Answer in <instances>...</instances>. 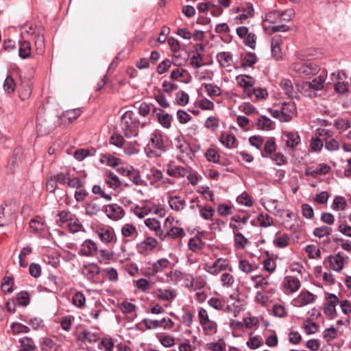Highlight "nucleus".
<instances>
[{
  "label": "nucleus",
  "mask_w": 351,
  "mask_h": 351,
  "mask_svg": "<svg viewBox=\"0 0 351 351\" xmlns=\"http://www.w3.org/2000/svg\"><path fill=\"white\" fill-rule=\"evenodd\" d=\"M248 243V239L242 233L235 232V234H234V245L237 250H243Z\"/></svg>",
  "instance_id": "34"
},
{
  "label": "nucleus",
  "mask_w": 351,
  "mask_h": 351,
  "mask_svg": "<svg viewBox=\"0 0 351 351\" xmlns=\"http://www.w3.org/2000/svg\"><path fill=\"white\" fill-rule=\"evenodd\" d=\"M251 280L254 282V287L259 291L271 293L273 289L269 288L271 282L269 281V276L254 275L250 277Z\"/></svg>",
  "instance_id": "8"
},
{
  "label": "nucleus",
  "mask_w": 351,
  "mask_h": 351,
  "mask_svg": "<svg viewBox=\"0 0 351 351\" xmlns=\"http://www.w3.org/2000/svg\"><path fill=\"white\" fill-rule=\"evenodd\" d=\"M304 328L306 333L314 334L318 331L319 326L315 322L307 319L304 324Z\"/></svg>",
  "instance_id": "61"
},
{
  "label": "nucleus",
  "mask_w": 351,
  "mask_h": 351,
  "mask_svg": "<svg viewBox=\"0 0 351 351\" xmlns=\"http://www.w3.org/2000/svg\"><path fill=\"white\" fill-rule=\"evenodd\" d=\"M132 211L136 216L141 219L144 218L150 213H158V210L155 207L149 205H136L132 208Z\"/></svg>",
  "instance_id": "15"
},
{
  "label": "nucleus",
  "mask_w": 351,
  "mask_h": 351,
  "mask_svg": "<svg viewBox=\"0 0 351 351\" xmlns=\"http://www.w3.org/2000/svg\"><path fill=\"white\" fill-rule=\"evenodd\" d=\"M153 112L156 114L159 123L165 128H169L173 120L172 116L166 113L164 110L154 108Z\"/></svg>",
  "instance_id": "12"
},
{
  "label": "nucleus",
  "mask_w": 351,
  "mask_h": 351,
  "mask_svg": "<svg viewBox=\"0 0 351 351\" xmlns=\"http://www.w3.org/2000/svg\"><path fill=\"white\" fill-rule=\"evenodd\" d=\"M246 344L250 349L255 350L263 344V340L260 336L250 337Z\"/></svg>",
  "instance_id": "50"
},
{
  "label": "nucleus",
  "mask_w": 351,
  "mask_h": 351,
  "mask_svg": "<svg viewBox=\"0 0 351 351\" xmlns=\"http://www.w3.org/2000/svg\"><path fill=\"white\" fill-rule=\"evenodd\" d=\"M97 249L98 247L96 243L90 239H87L82 244L80 254L86 256H93L96 254Z\"/></svg>",
  "instance_id": "13"
},
{
  "label": "nucleus",
  "mask_w": 351,
  "mask_h": 351,
  "mask_svg": "<svg viewBox=\"0 0 351 351\" xmlns=\"http://www.w3.org/2000/svg\"><path fill=\"white\" fill-rule=\"evenodd\" d=\"M169 265L170 261L167 258H160L148 267L149 274L154 275L157 273L162 272L165 269L168 268Z\"/></svg>",
  "instance_id": "16"
},
{
  "label": "nucleus",
  "mask_w": 351,
  "mask_h": 351,
  "mask_svg": "<svg viewBox=\"0 0 351 351\" xmlns=\"http://www.w3.org/2000/svg\"><path fill=\"white\" fill-rule=\"evenodd\" d=\"M258 58L256 55L253 52L247 53L242 58V66L252 67L257 62Z\"/></svg>",
  "instance_id": "37"
},
{
  "label": "nucleus",
  "mask_w": 351,
  "mask_h": 351,
  "mask_svg": "<svg viewBox=\"0 0 351 351\" xmlns=\"http://www.w3.org/2000/svg\"><path fill=\"white\" fill-rule=\"evenodd\" d=\"M196 206L199 208L200 216L205 220L212 221L215 214V210L208 205L202 206L196 204Z\"/></svg>",
  "instance_id": "26"
},
{
  "label": "nucleus",
  "mask_w": 351,
  "mask_h": 351,
  "mask_svg": "<svg viewBox=\"0 0 351 351\" xmlns=\"http://www.w3.org/2000/svg\"><path fill=\"white\" fill-rule=\"evenodd\" d=\"M79 338L83 341L95 342L99 339V332L97 331L93 332L90 330H85L80 333Z\"/></svg>",
  "instance_id": "29"
},
{
  "label": "nucleus",
  "mask_w": 351,
  "mask_h": 351,
  "mask_svg": "<svg viewBox=\"0 0 351 351\" xmlns=\"http://www.w3.org/2000/svg\"><path fill=\"white\" fill-rule=\"evenodd\" d=\"M204 332L206 335H213L217 331V324L215 322L210 320L201 325Z\"/></svg>",
  "instance_id": "39"
},
{
  "label": "nucleus",
  "mask_w": 351,
  "mask_h": 351,
  "mask_svg": "<svg viewBox=\"0 0 351 351\" xmlns=\"http://www.w3.org/2000/svg\"><path fill=\"white\" fill-rule=\"evenodd\" d=\"M205 157L209 162L217 163L219 161V155L217 151L214 148H209L205 153Z\"/></svg>",
  "instance_id": "57"
},
{
  "label": "nucleus",
  "mask_w": 351,
  "mask_h": 351,
  "mask_svg": "<svg viewBox=\"0 0 351 351\" xmlns=\"http://www.w3.org/2000/svg\"><path fill=\"white\" fill-rule=\"evenodd\" d=\"M39 31H41V29L34 25L32 23H26L21 26V34L36 35Z\"/></svg>",
  "instance_id": "44"
},
{
  "label": "nucleus",
  "mask_w": 351,
  "mask_h": 351,
  "mask_svg": "<svg viewBox=\"0 0 351 351\" xmlns=\"http://www.w3.org/2000/svg\"><path fill=\"white\" fill-rule=\"evenodd\" d=\"M59 221L62 226L67 227L71 232L75 233L82 227L79 219L69 210H62L58 213Z\"/></svg>",
  "instance_id": "3"
},
{
  "label": "nucleus",
  "mask_w": 351,
  "mask_h": 351,
  "mask_svg": "<svg viewBox=\"0 0 351 351\" xmlns=\"http://www.w3.org/2000/svg\"><path fill=\"white\" fill-rule=\"evenodd\" d=\"M204 270L210 274L216 276L220 272L233 271L230 261L227 258H218L213 265L206 264Z\"/></svg>",
  "instance_id": "5"
},
{
  "label": "nucleus",
  "mask_w": 351,
  "mask_h": 351,
  "mask_svg": "<svg viewBox=\"0 0 351 351\" xmlns=\"http://www.w3.org/2000/svg\"><path fill=\"white\" fill-rule=\"evenodd\" d=\"M186 235L184 230L182 228L171 226L169 228L166 232H164V240L167 237H171L172 239L182 238Z\"/></svg>",
  "instance_id": "27"
},
{
  "label": "nucleus",
  "mask_w": 351,
  "mask_h": 351,
  "mask_svg": "<svg viewBox=\"0 0 351 351\" xmlns=\"http://www.w3.org/2000/svg\"><path fill=\"white\" fill-rule=\"evenodd\" d=\"M16 83L14 79L10 76H8L3 82V89L5 92H6L8 94H11L14 93Z\"/></svg>",
  "instance_id": "53"
},
{
  "label": "nucleus",
  "mask_w": 351,
  "mask_h": 351,
  "mask_svg": "<svg viewBox=\"0 0 351 351\" xmlns=\"http://www.w3.org/2000/svg\"><path fill=\"white\" fill-rule=\"evenodd\" d=\"M328 260L330 265L333 270L340 271L343 269L344 266V258L340 253L330 255L328 256Z\"/></svg>",
  "instance_id": "20"
},
{
  "label": "nucleus",
  "mask_w": 351,
  "mask_h": 351,
  "mask_svg": "<svg viewBox=\"0 0 351 351\" xmlns=\"http://www.w3.org/2000/svg\"><path fill=\"white\" fill-rule=\"evenodd\" d=\"M121 234L124 237H133L137 234V229L134 225L126 223L121 228Z\"/></svg>",
  "instance_id": "42"
},
{
  "label": "nucleus",
  "mask_w": 351,
  "mask_h": 351,
  "mask_svg": "<svg viewBox=\"0 0 351 351\" xmlns=\"http://www.w3.org/2000/svg\"><path fill=\"white\" fill-rule=\"evenodd\" d=\"M106 278L112 282H116L119 279L117 271L113 267H107L104 269Z\"/></svg>",
  "instance_id": "63"
},
{
  "label": "nucleus",
  "mask_w": 351,
  "mask_h": 351,
  "mask_svg": "<svg viewBox=\"0 0 351 351\" xmlns=\"http://www.w3.org/2000/svg\"><path fill=\"white\" fill-rule=\"evenodd\" d=\"M100 272V269L97 264L90 263L84 265L82 268V274L88 280L93 279Z\"/></svg>",
  "instance_id": "19"
},
{
  "label": "nucleus",
  "mask_w": 351,
  "mask_h": 351,
  "mask_svg": "<svg viewBox=\"0 0 351 351\" xmlns=\"http://www.w3.org/2000/svg\"><path fill=\"white\" fill-rule=\"evenodd\" d=\"M140 122L134 112L126 111L121 117L120 127L127 138L136 136L138 134Z\"/></svg>",
  "instance_id": "2"
},
{
  "label": "nucleus",
  "mask_w": 351,
  "mask_h": 351,
  "mask_svg": "<svg viewBox=\"0 0 351 351\" xmlns=\"http://www.w3.org/2000/svg\"><path fill=\"white\" fill-rule=\"evenodd\" d=\"M73 304L78 308L84 307L86 304L85 295L80 291L76 292L73 296Z\"/></svg>",
  "instance_id": "51"
},
{
  "label": "nucleus",
  "mask_w": 351,
  "mask_h": 351,
  "mask_svg": "<svg viewBox=\"0 0 351 351\" xmlns=\"http://www.w3.org/2000/svg\"><path fill=\"white\" fill-rule=\"evenodd\" d=\"M20 343L23 348V351H34L36 349L35 343L30 337H26L21 339Z\"/></svg>",
  "instance_id": "48"
},
{
  "label": "nucleus",
  "mask_w": 351,
  "mask_h": 351,
  "mask_svg": "<svg viewBox=\"0 0 351 351\" xmlns=\"http://www.w3.org/2000/svg\"><path fill=\"white\" fill-rule=\"evenodd\" d=\"M237 201L239 204L246 206H251L253 204L252 198L246 192H243L239 195L237 198Z\"/></svg>",
  "instance_id": "64"
},
{
  "label": "nucleus",
  "mask_w": 351,
  "mask_h": 351,
  "mask_svg": "<svg viewBox=\"0 0 351 351\" xmlns=\"http://www.w3.org/2000/svg\"><path fill=\"white\" fill-rule=\"evenodd\" d=\"M96 233L100 240L104 243H112L117 241L116 234L111 227H98Z\"/></svg>",
  "instance_id": "9"
},
{
  "label": "nucleus",
  "mask_w": 351,
  "mask_h": 351,
  "mask_svg": "<svg viewBox=\"0 0 351 351\" xmlns=\"http://www.w3.org/2000/svg\"><path fill=\"white\" fill-rule=\"evenodd\" d=\"M305 252L309 258H319L321 256L320 250L315 245H308Z\"/></svg>",
  "instance_id": "46"
},
{
  "label": "nucleus",
  "mask_w": 351,
  "mask_h": 351,
  "mask_svg": "<svg viewBox=\"0 0 351 351\" xmlns=\"http://www.w3.org/2000/svg\"><path fill=\"white\" fill-rule=\"evenodd\" d=\"M157 245L158 242L156 239L149 237L140 242L136 247L139 254L146 256L152 252L156 247Z\"/></svg>",
  "instance_id": "10"
},
{
  "label": "nucleus",
  "mask_w": 351,
  "mask_h": 351,
  "mask_svg": "<svg viewBox=\"0 0 351 351\" xmlns=\"http://www.w3.org/2000/svg\"><path fill=\"white\" fill-rule=\"evenodd\" d=\"M256 128L258 130H271L275 128L274 123L265 116L260 117L256 122Z\"/></svg>",
  "instance_id": "24"
},
{
  "label": "nucleus",
  "mask_w": 351,
  "mask_h": 351,
  "mask_svg": "<svg viewBox=\"0 0 351 351\" xmlns=\"http://www.w3.org/2000/svg\"><path fill=\"white\" fill-rule=\"evenodd\" d=\"M30 228L35 232H39L45 229V224L40 217H36L29 221Z\"/></svg>",
  "instance_id": "49"
},
{
  "label": "nucleus",
  "mask_w": 351,
  "mask_h": 351,
  "mask_svg": "<svg viewBox=\"0 0 351 351\" xmlns=\"http://www.w3.org/2000/svg\"><path fill=\"white\" fill-rule=\"evenodd\" d=\"M110 143L118 147H121L125 144V139L121 134L115 132L111 135Z\"/></svg>",
  "instance_id": "54"
},
{
  "label": "nucleus",
  "mask_w": 351,
  "mask_h": 351,
  "mask_svg": "<svg viewBox=\"0 0 351 351\" xmlns=\"http://www.w3.org/2000/svg\"><path fill=\"white\" fill-rule=\"evenodd\" d=\"M259 225L262 227H268L272 223L271 217L267 213H261L257 217Z\"/></svg>",
  "instance_id": "62"
},
{
  "label": "nucleus",
  "mask_w": 351,
  "mask_h": 351,
  "mask_svg": "<svg viewBox=\"0 0 351 351\" xmlns=\"http://www.w3.org/2000/svg\"><path fill=\"white\" fill-rule=\"evenodd\" d=\"M32 46L29 41L21 40L19 41V56L23 59L30 57Z\"/></svg>",
  "instance_id": "23"
},
{
  "label": "nucleus",
  "mask_w": 351,
  "mask_h": 351,
  "mask_svg": "<svg viewBox=\"0 0 351 351\" xmlns=\"http://www.w3.org/2000/svg\"><path fill=\"white\" fill-rule=\"evenodd\" d=\"M301 287V282L295 276H287V291L294 293Z\"/></svg>",
  "instance_id": "32"
},
{
  "label": "nucleus",
  "mask_w": 351,
  "mask_h": 351,
  "mask_svg": "<svg viewBox=\"0 0 351 351\" xmlns=\"http://www.w3.org/2000/svg\"><path fill=\"white\" fill-rule=\"evenodd\" d=\"M219 141L228 149L235 148L238 145L236 137L230 132H223L220 136Z\"/></svg>",
  "instance_id": "21"
},
{
  "label": "nucleus",
  "mask_w": 351,
  "mask_h": 351,
  "mask_svg": "<svg viewBox=\"0 0 351 351\" xmlns=\"http://www.w3.org/2000/svg\"><path fill=\"white\" fill-rule=\"evenodd\" d=\"M232 271H225L220 276V281L223 287L231 288L235 283V278L231 274Z\"/></svg>",
  "instance_id": "35"
},
{
  "label": "nucleus",
  "mask_w": 351,
  "mask_h": 351,
  "mask_svg": "<svg viewBox=\"0 0 351 351\" xmlns=\"http://www.w3.org/2000/svg\"><path fill=\"white\" fill-rule=\"evenodd\" d=\"M19 97L22 100L28 99L32 94V86L29 82H22L19 88Z\"/></svg>",
  "instance_id": "36"
},
{
  "label": "nucleus",
  "mask_w": 351,
  "mask_h": 351,
  "mask_svg": "<svg viewBox=\"0 0 351 351\" xmlns=\"http://www.w3.org/2000/svg\"><path fill=\"white\" fill-rule=\"evenodd\" d=\"M127 177L136 186L146 185L145 182L141 177L140 172L136 169L131 168V171H127Z\"/></svg>",
  "instance_id": "28"
},
{
  "label": "nucleus",
  "mask_w": 351,
  "mask_h": 351,
  "mask_svg": "<svg viewBox=\"0 0 351 351\" xmlns=\"http://www.w3.org/2000/svg\"><path fill=\"white\" fill-rule=\"evenodd\" d=\"M237 84L243 89L244 93L248 97H252V88L255 84V80L247 75H240L236 77Z\"/></svg>",
  "instance_id": "7"
},
{
  "label": "nucleus",
  "mask_w": 351,
  "mask_h": 351,
  "mask_svg": "<svg viewBox=\"0 0 351 351\" xmlns=\"http://www.w3.org/2000/svg\"><path fill=\"white\" fill-rule=\"evenodd\" d=\"M326 78V73H322L318 77L313 79L311 82H307L306 85L314 90H321L324 88V83Z\"/></svg>",
  "instance_id": "30"
},
{
  "label": "nucleus",
  "mask_w": 351,
  "mask_h": 351,
  "mask_svg": "<svg viewBox=\"0 0 351 351\" xmlns=\"http://www.w3.org/2000/svg\"><path fill=\"white\" fill-rule=\"evenodd\" d=\"M105 213L108 218L114 221H118L125 215L123 208L117 204L106 206Z\"/></svg>",
  "instance_id": "11"
},
{
  "label": "nucleus",
  "mask_w": 351,
  "mask_h": 351,
  "mask_svg": "<svg viewBox=\"0 0 351 351\" xmlns=\"http://www.w3.org/2000/svg\"><path fill=\"white\" fill-rule=\"evenodd\" d=\"M105 183L111 189L115 190L120 187L121 182L114 173L108 171L105 176Z\"/></svg>",
  "instance_id": "25"
},
{
  "label": "nucleus",
  "mask_w": 351,
  "mask_h": 351,
  "mask_svg": "<svg viewBox=\"0 0 351 351\" xmlns=\"http://www.w3.org/2000/svg\"><path fill=\"white\" fill-rule=\"evenodd\" d=\"M13 278L11 276H5L1 283L2 291L5 293H10L12 291Z\"/></svg>",
  "instance_id": "58"
},
{
  "label": "nucleus",
  "mask_w": 351,
  "mask_h": 351,
  "mask_svg": "<svg viewBox=\"0 0 351 351\" xmlns=\"http://www.w3.org/2000/svg\"><path fill=\"white\" fill-rule=\"evenodd\" d=\"M316 296L312 293L304 290L300 292L298 296L295 298L291 304L295 307H302L315 302Z\"/></svg>",
  "instance_id": "6"
},
{
  "label": "nucleus",
  "mask_w": 351,
  "mask_h": 351,
  "mask_svg": "<svg viewBox=\"0 0 351 351\" xmlns=\"http://www.w3.org/2000/svg\"><path fill=\"white\" fill-rule=\"evenodd\" d=\"M241 11L242 14L237 16V19L239 21L240 23H243L249 17H252L254 15V8L252 5L243 8Z\"/></svg>",
  "instance_id": "43"
},
{
  "label": "nucleus",
  "mask_w": 351,
  "mask_h": 351,
  "mask_svg": "<svg viewBox=\"0 0 351 351\" xmlns=\"http://www.w3.org/2000/svg\"><path fill=\"white\" fill-rule=\"evenodd\" d=\"M42 351H56V344L49 338H44L40 346Z\"/></svg>",
  "instance_id": "52"
},
{
  "label": "nucleus",
  "mask_w": 351,
  "mask_h": 351,
  "mask_svg": "<svg viewBox=\"0 0 351 351\" xmlns=\"http://www.w3.org/2000/svg\"><path fill=\"white\" fill-rule=\"evenodd\" d=\"M82 110L80 108H75L66 110L64 112V117H66L70 122L73 121L80 116Z\"/></svg>",
  "instance_id": "60"
},
{
  "label": "nucleus",
  "mask_w": 351,
  "mask_h": 351,
  "mask_svg": "<svg viewBox=\"0 0 351 351\" xmlns=\"http://www.w3.org/2000/svg\"><path fill=\"white\" fill-rule=\"evenodd\" d=\"M239 268L242 271L248 274V273H251L252 271H254L256 269V267L255 265L251 264L247 260H241L239 261Z\"/></svg>",
  "instance_id": "59"
},
{
  "label": "nucleus",
  "mask_w": 351,
  "mask_h": 351,
  "mask_svg": "<svg viewBox=\"0 0 351 351\" xmlns=\"http://www.w3.org/2000/svg\"><path fill=\"white\" fill-rule=\"evenodd\" d=\"M34 43L37 53L42 54L45 50V38L41 31H39L36 35Z\"/></svg>",
  "instance_id": "41"
},
{
  "label": "nucleus",
  "mask_w": 351,
  "mask_h": 351,
  "mask_svg": "<svg viewBox=\"0 0 351 351\" xmlns=\"http://www.w3.org/2000/svg\"><path fill=\"white\" fill-rule=\"evenodd\" d=\"M332 206L335 210H343L347 206L346 200L343 197L337 196L333 200Z\"/></svg>",
  "instance_id": "56"
},
{
  "label": "nucleus",
  "mask_w": 351,
  "mask_h": 351,
  "mask_svg": "<svg viewBox=\"0 0 351 351\" xmlns=\"http://www.w3.org/2000/svg\"><path fill=\"white\" fill-rule=\"evenodd\" d=\"M291 69L302 77H311L316 75L319 71V66L313 62H297L293 63Z\"/></svg>",
  "instance_id": "4"
},
{
  "label": "nucleus",
  "mask_w": 351,
  "mask_h": 351,
  "mask_svg": "<svg viewBox=\"0 0 351 351\" xmlns=\"http://www.w3.org/2000/svg\"><path fill=\"white\" fill-rule=\"evenodd\" d=\"M289 230L291 232L290 234L291 239L293 243L298 242L300 237V228L299 223L296 222V223L291 225Z\"/></svg>",
  "instance_id": "55"
},
{
  "label": "nucleus",
  "mask_w": 351,
  "mask_h": 351,
  "mask_svg": "<svg viewBox=\"0 0 351 351\" xmlns=\"http://www.w3.org/2000/svg\"><path fill=\"white\" fill-rule=\"evenodd\" d=\"M156 296L160 300L172 302L177 295L176 291L173 289H158L155 292Z\"/></svg>",
  "instance_id": "22"
},
{
  "label": "nucleus",
  "mask_w": 351,
  "mask_h": 351,
  "mask_svg": "<svg viewBox=\"0 0 351 351\" xmlns=\"http://www.w3.org/2000/svg\"><path fill=\"white\" fill-rule=\"evenodd\" d=\"M204 87L207 95L210 97H217L221 95V89L217 85L204 84Z\"/></svg>",
  "instance_id": "40"
},
{
  "label": "nucleus",
  "mask_w": 351,
  "mask_h": 351,
  "mask_svg": "<svg viewBox=\"0 0 351 351\" xmlns=\"http://www.w3.org/2000/svg\"><path fill=\"white\" fill-rule=\"evenodd\" d=\"M166 151L164 136L161 131L155 130L151 134L149 142L145 147V152L149 158H157Z\"/></svg>",
  "instance_id": "1"
},
{
  "label": "nucleus",
  "mask_w": 351,
  "mask_h": 351,
  "mask_svg": "<svg viewBox=\"0 0 351 351\" xmlns=\"http://www.w3.org/2000/svg\"><path fill=\"white\" fill-rule=\"evenodd\" d=\"M217 61L221 66L227 67L231 65L232 62V55L228 51H222L217 55Z\"/></svg>",
  "instance_id": "31"
},
{
  "label": "nucleus",
  "mask_w": 351,
  "mask_h": 351,
  "mask_svg": "<svg viewBox=\"0 0 351 351\" xmlns=\"http://www.w3.org/2000/svg\"><path fill=\"white\" fill-rule=\"evenodd\" d=\"M74 317L72 315H66L61 318L60 324L62 330L69 331L74 322Z\"/></svg>",
  "instance_id": "47"
},
{
  "label": "nucleus",
  "mask_w": 351,
  "mask_h": 351,
  "mask_svg": "<svg viewBox=\"0 0 351 351\" xmlns=\"http://www.w3.org/2000/svg\"><path fill=\"white\" fill-rule=\"evenodd\" d=\"M189 173V169L182 166L169 164L167 166V173L175 178H184Z\"/></svg>",
  "instance_id": "14"
},
{
  "label": "nucleus",
  "mask_w": 351,
  "mask_h": 351,
  "mask_svg": "<svg viewBox=\"0 0 351 351\" xmlns=\"http://www.w3.org/2000/svg\"><path fill=\"white\" fill-rule=\"evenodd\" d=\"M158 339L160 343L165 348H171L176 344L175 337L170 335L160 334L158 335Z\"/></svg>",
  "instance_id": "38"
},
{
  "label": "nucleus",
  "mask_w": 351,
  "mask_h": 351,
  "mask_svg": "<svg viewBox=\"0 0 351 351\" xmlns=\"http://www.w3.org/2000/svg\"><path fill=\"white\" fill-rule=\"evenodd\" d=\"M204 246V243L202 239L199 237H194L189 239L188 247L190 250L193 252H199Z\"/></svg>",
  "instance_id": "33"
},
{
  "label": "nucleus",
  "mask_w": 351,
  "mask_h": 351,
  "mask_svg": "<svg viewBox=\"0 0 351 351\" xmlns=\"http://www.w3.org/2000/svg\"><path fill=\"white\" fill-rule=\"evenodd\" d=\"M168 204L169 207L176 212L183 210L186 206L185 199L178 195L169 196Z\"/></svg>",
  "instance_id": "17"
},
{
  "label": "nucleus",
  "mask_w": 351,
  "mask_h": 351,
  "mask_svg": "<svg viewBox=\"0 0 351 351\" xmlns=\"http://www.w3.org/2000/svg\"><path fill=\"white\" fill-rule=\"evenodd\" d=\"M145 224L150 230L155 232L156 236L164 241V230L160 227V222L156 219L148 218L145 221Z\"/></svg>",
  "instance_id": "18"
},
{
  "label": "nucleus",
  "mask_w": 351,
  "mask_h": 351,
  "mask_svg": "<svg viewBox=\"0 0 351 351\" xmlns=\"http://www.w3.org/2000/svg\"><path fill=\"white\" fill-rule=\"evenodd\" d=\"M300 142V136L297 132H287V147H294Z\"/></svg>",
  "instance_id": "45"
}]
</instances>
